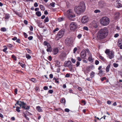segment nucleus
Segmentation results:
<instances>
[{"label":"nucleus","mask_w":122,"mask_h":122,"mask_svg":"<svg viewBox=\"0 0 122 122\" xmlns=\"http://www.w3.org/2000/svg\"><path fill=\"white\" fill-rule=\"evenodd\" d=\"M110 19L106 17H104L102 18L100 20V22L102 25H107L110 22Z\"/></svg>","instance_id":"20e7f679"},{"label":"nucleus","mask_w":122,"mask_h":122,"mask_svg":"<svg viewBox=\"0 0 122 122\" xmlns=\"http://www.w3.org/2000/svg\"><path fill=\"white\" fill-rule=\"evenodd\" d=\"M64 33L65 31L64 29L61 30L56 35L55 39L56 41L59 40L63 36Z\"/></svg>","instance_id":"423d86ee"},{"label":"nucleus","mask_w":122,"mask_h":122,"mask_svg":"<svg viewBox=\"0 0 122 122\" xmlns=\"http://www.w3.org/2000/svg\"><path fill=\"white\" fill-rule=\"evenodd\" d=\"M80 64V62L78 61H77L76 62V67H78V66Z\"/></svg>","instance_id":"a18cd8bd"},{"label":"nucleus","mask_w":122,"mask_h":122,"mask_svg":"<svg viewBox=\"0 0 122 122\" xmlns=\"http://www.w3.org/2000/svg\"><path fill=\"white\" fill-rule=\"evenodd\" d=\"M65 15L70 20L72 21L74 20L75 15L72 12L71 10L69 9L66 12Z\"/></svg>","instance_id":"7ed1b4c3"},{"label":"nucleus","mask_w":122,"mask_h":122,"mask_svg":"<svg viewBox=\"0 0 122 122\" xmlns=\"http://www.w3.org/2000/svg\"><path fill=\"white\" fill-rule=\"evenodd\" d=\"M53 91L52 90H49L48 93L50 94H52L53 92Z\"/></svg>","instance_id":"5fc2aeb1"},{"label":"nucleus","mask_w":122,"mask_h":122,"mask_svg":"<svg viewBox=\"0 0 122 122\" xmlns=\"http://www.w3.org/2000/svg\"><path fill=\"white\" fill-rule=\"evenodd\" d=\"M105 53L108 56L110 59H112L114 57V53L113 51H110V50L107 49L105 51Z\"/></svg>","instance_id":"0eeeda50"},{"label":"nucleus","mask_w":122,"mask_h":122,"mask_svg":"<svg viewBox=\"0 0 122 122\" xmlns=\"http://www.w3.org/2000/svg\"><path fill=\"white\" fill-rule=\"evenodd\" d=\"M37 110L39 112H41L42 109L40 106H37L36 107Z\"/></svg>","instance_id":"a878e982"},{"label":"nucleus","mask_w":122,"mask_h":122,"mask_svg":"<svg viewBox=\"0 0 122 122\" xmlns=\"http://www.w3.org/2000/svg\"><path fill=\"white\" fill-rule=\"evenodd\" d=\"M26 50L29 53H31L32 52L28 48L26 49Z\"/></svg>","instance_id":"a19ab883"},{"label":"nucleus","mask_w":122,"mask_h":122,"mask_svg":"<svg viewBox=\"0 0 122 122\" xmlns=\"http://www.w3.org/2000/svg\"><path fill=\"white\" fill-rule=\"evenodd\" d=\"M82 36V35L81 34H79L77 36L78 38L80 39Z\"/></svg>","instance_id":"680f3d73"},{"label":"nucleus","mask_w":122,"mask_h":122,"mask_svg":"<svg viewBox=\"0 0 122 122\" xmlns=\"http://www.w3.org/2000/svg\"><path fill=\"white\" fill-rule=\"evenodd\" d=\"M55 3L53 2L50 4V5L53 7H54L55 6Z\"/></svg>","instance_id":"58836bf2"},{"label":"nucleus","mask_w":122,"mask_h":122,"mask_svg":"<svg viewBox=\"0 0 122 122\" xmlns=\"http://www.w3.org/2000/svg\"><path fill=\"white\" fill-rule=\"evenodd\" d=\"M89 19L86 15L83 16L81 19V22L82 23H86L88 20Z\"/></svg>","instance_id":"f8f14e48"},{"label":"nucleus","mask_w":122,"mask_h":122,"mask_svg":"<svg viewBox=\"0 0 122 122\" xmlns=\"http://www.w3.org/2000/svg\"><path fill=\"white\" fill-rule=\"evenodd\" d=\"M10 17L9 14H6L5 15V18L6 19H9Z\"/></svg>","instance_id":"c756f323"},{"label":"nucleus","mask_w":122,"mask_h":122,"mask_svg":"<svg viewBox=\"0 0 122 122\" xmlns=\"http://www.w3.org/2000/svg\"><path fill=\"white\" fill-rule=\"evenodd\" d=\"M76 59L79 61H81V59L79 57H77L76 58Z\"/></svg>","instance_id":"3c124183"},{"label":"nucleus","mask_w":122,"mask_h":122,"mask_svg":"<svg viewBox=\"0 0 122 122\" xmlns=\"http://www.w3.org/2000/svg\"><path fill=\"white\" fill-rule=\"evenodd\" d=\"M28 38L29 40H31L32 39L33 37L32 36H30L28 37Z\"/></svg>","instance_id":"13d9d810"},{"label":"nucleus","mask_w":122,"mask_h":122,"mask_svg":"<svg viewBox=\"0 0 122 122\" xmlns=\"http://www.w3.org/2000/svg\"><path fill=\"white\" fill-rule=\"evenodd\" d=\"M78 27V25L76 22H72L70 24V28L71 30H75L77 29Z\"/></svg>","instance_id":"6e6552de"},{"label":"nucleus","mask_w":122,"mask_h":122,"mask_svg":"<svg viewBox=\"0 0 122 122\" xmlns=\"http://www.w3.org/2000/svg\"><path fill=\"white\" fill-rule=\"evenodd\" d=\"M115 5L116 7L119 8L122 7V5L120 3L117 2V1H116Z\"/></svg>","instance_id":"f3484780"},{"label":"nucleus","mask_w":122,"mask_h":122,"mask_svg":"<svg viewBox=\"0 0 122 122\" xmlns=\"http://www.w3.org/2000/svg\"><path fill=\"white\" fill-rule=\"evenodd\" d=\"M77 48L76 47L73 50V53H75L76 52V51H77Z\"/></svg>","instance_id":"6e6d98bb"},{"label":"nucleus","mask_w":122,"mask_h":122,"mask_svg":"<svg viewBox=\"0 0 122 122\" xmlns=\"http://www.w3.org/2000/svg\"><path fill=\"white\" fill-rule=\"evenodd\" d=\"M21 107H16V111L18 112H20V108Z\"/></svg>","instance_id":"473e14b6"},{"label":"nucleus","mask_w":122,"mask_h":122,"mask_svg":"<svg viewBox=\"0 0 122 122\" xmlns=\"http://www.w3.org/2000/svg\"><path fill=\"white\" fill-rule=\"evenodd\" d=\"M7 46L9 47H12L13 45L11 44L8 43L6 44Z\"/></svg>","instance_id":"e433bc0d"},{"label":"nucleus","mask_w":122,"mask_h":122,"mask_svg":"<svg viewBox=\"0 0 122 122\" xmlns=\"http://www.w3.org/2000/svg\"><path fill=\"white\" fill-rule=\"evenodd\" d=\"M95 63L96 65H97L99 64V61L97 60H96L95 61Z\"/></svg>","instance_id":"864d4df0"},{"label":"nucleus","mask_w":122,"mask_h":122,"mask_svg":"<svg viewBox=\"0 0 122 122\" xmlns=\"http://www.w3.org/2000/svg\"><path fill=\"white\" fill-rule=\"evenodd\" d=\"M1 31L5 32L6 31V28L5 27H2L0 29Z\"/></svg>","instance_id":"72a5a7b5"},{"label":"nucleus","mask_w":122,"mask_h":122,"mask_svg":"<svg viewBox=\"0 0 122 122\" xmlns=\"http://www.w3.org/2000/svg\"><path fill=\"white\" fill-rule=\"evenodd\" d=\"M99 58L100 59L104 62H105L106 61L104 58L101 56H99Z\"/></svg>","instance_id":"b1692460"},{"label":"nucleus","mask_w":122,"mask_h":122,"mask_svg":"<svg viewBox=\"0 0 122 122\" xmlns=\"http://www.w3.org/2000/svg\"><path fill=\"white\" fill-rule=\"evenodd\" d=\"M26 57V58H27L28 59H30L31 57V56H30V55L27 54H25Z\"/></svg>","instance_id":"c85d7f7f"},{"label":"nucleus","mask_w":122,"mask_h":122,"mask_svg":"<svg viewBox=\"0 0 122 122\" xmlns=\"http://www.w3.org/2000/svg\"><path fill=\"white\" fill-rule=\"evenodd\" d=\"M70 77V73H67L65 75V77Z\"/></svg>","instance_id":"8fccbe9b"},{"label":"nucleus","mask_w":122,"mask_h":122,"mask_svg":"<svg viewBox=\"0 0 122 122\" xmlns=\"http://www.w3.org/2000/svg\"><path fill=\"white\" fill-rule=\"evenodd\" d=\"M83 28L84 30L86 31H88V28L87 26H84L83 27Z\"/></svg>","instance_id":"de8ad7c7"},{"label":"nucleus","mask_w":122,"mask_h":122,"mask_svg":"<svg viewBox=\"0 0 122 122\" xmlns=\"http://www.w3.org/2000/svg\"><path fill=\"white\" fill-rule=\"evenodd\" d=\"M39 39L40 40H42L43 39V37L41 35L39 37Z\"/></svg>","instance_id":"09e8293b"},{"label":"nucleus","mask_w":122,"mask_h":122,"mask_svg":"<svg viewBox=\"0 0 122 122\" xmlns=\"http://www.w3.org/2000/svg\"><path fill=\"white\" fill-rule=\"evenodd\" d=\"M114 66L115 67H117L118 66V64L117 63H114L113 64Z\"/></svg>","instance_id":"37998d69"},{"label":"nucleus","mask_w":122,"mask_h":122,"mask_svg":"<svg viewBox=\"0 0 122 122\" xmlns=\"http://www.w3.org/2000/svg\"><path fill=\"white\" fill-rule=\"evenodd\" d=\"M43 45L47 46V48L46 50L47 52H51V51L52 50L51 45L47 41H45L43 42Z\"/></svg>","instance_id":"9b49d317"},{"label":"nucleus","mask_w":122,"mask_h":122,"mask_svg":"<svg viewBox=\"0 0 122 122\" xmlns=\"http://www.w3.org/2000/svg\"><path fill=\"white\" fill-rule=\"evenodd\" d=\"M30 80L33 82H34L36 80L34 78H32L30 79Z\"/></svg>","instance_id":"bf43d9fd"},{"label":"nucleus","mask_w":122,"mask_h":122,"mask_svg":"<svg viewBox=\"0 0 122 122\" xmlns=\"http://www.w3.org/2000/svg\"><path fill=\"white\" fill-rule=\"evenodd\" d=\"M64 20V18H58V21L59 22H61L63 21Z\"/></svg>","instance_id":"4c0bfd02"},{"label":"nucleus","mask_w":122,"mask_h":122,"mask_svg":"<svg viewBox=\"0 0 122 122\" xmlns=\"http://www.w3.org/2000/svg\"><path fill=\"white\" fill-rule=\"evenodd\" d=\"M18 91L17 89V88L15 89L14 90V92H15V95H16L17 94V92Z\"/></svg>","instance_id":"79ce46f5"},{"label":"nucleus","mask_w":122,"mask_h":122,"mask_svg":"<svg viewBox=\"0 0 122 122\" xmlns=\"http://www.w3.org/2000/svg\"><path fill=\"white\" fill-rule=\"evenodd\" d=\"M95 73L93 71H92V72L90 73V77L91 78H92L94 77L95 76Z\"/></svg>","instance_id":"4be33fe9"},{"label":"nucleus","mask_w":122,"mask_h":122,"mask_svg":"<svg viewBox=\"0 0 122 122\" xmlns=\"http://www.w3.org/2000/svg\"><path fill=\"white\" fill-rule=\"evenodd\" d=\"M81 56L82 58H84L86 56V52L82 51L81 53Z\"/></svg>","instance_id":"dca6fc26"},{"label":"nucleus","mask_w":122,"mask_h":122,"mask_svg":"<svg viewBox=\"0 0 122 122\" xmlns=\"http://www.w3.org/2000/svg\"><path fill=\"white\" fill-rule=\"evenodd\" d=\"M17 104L19 105L20 107L21 108L25 110H29L30 109V106H27L26 107V104L24 102L21 101H17L16 103L15 104V106H16V105Z\"/></svg>","instance_id":"39448f33"},{"label":"nucleus","mask_w":122,"mask_h":122,"mask_svg":"<svg viewBox=\"0 0 122 122\" xmlns=\"http://www.w3.org/2000/svg\"><path fill=\"white\" fill-rule=\"evenodd\" d=\"M59 52V51L58 48L55 47L53 48L52 52L54 55H55L57 54Z\"/></svg>","instance_id":"ddd939ff"},{"label":"nucleus","mask_w":122,"mask_h":122,"mask_svg":"<svg viewBox=\"0 0 122 122\" xmlns=\"http://www.w3.org/2000/svg\"><path fill=\"white\" fill-rule=\"evenodd\" d=\"M70 111V110L69 109L66 108L65 109V111L66 112H69Z\"/></svg>","instance_id":"69168bd1"},{"label":"nucleus","mask_w":122,"mask_h":122,"mask_svg":"<svg viewBox=\"0 0 122 122\" xmlns=\"http://www.w3.org/2000/svg\"><path fill=\"white\" fill-rule=\"evenodd\" d=\"M81 102L82 104H83V105L82 104V105H85L86 103V102L84 100H81Z\"/></svg>","instance_id":"ea45409f"},{"label":"nucleus","mask_w":122,"mask_h":122,"mask_svg":"<svg viewBox=\"0 0 122 122\" xmlns=\"http://www.w3.org/2000/svg\"><path fill=\"white\" fill-rule=\"evenodd\" d=\"M40 7L41 10L44 11L45 10V7L43 5H40Z\"/></svg>","instance_id":"bb28decb"},{"label":"nucleus","mask_w":122,"mask_h":122,"mask_svg":"<svg viewBox=\"0 0 122 122\" xmlns=\"http://www.w3.org/2000/svg\"><path fill=\"white\" fill-rule=\"evenodd\" d=\"M15 13L17 15H18V16L20 17H21L22 16L21 15V14L17 12H15Z\"/></svg>","instance_id":"f704fd0d"},{"label":"nucleus","mask_w":122,"mask_h":122,"mask_svg":"<svg viewBox=\"0 0 122 122\" xmlns=\"http://www.w3.org/2000/svg\"><path fill=\"white\" fill-rule=\"evenodd\" d=\"M60 102L61 103H62L64 105L66 103V100L64 98H62L61 99Z\"/></svg>","instance_id":"6ab92c4d"},{"label":"nucleus","mask_w":122,"mask_h":122,"mask_svg":"<svg viewBox=\"0 0 122 122\" xmlns=\"http://www.w3.org/2000/svg\"><path fill=\"white\" fill-rule=\"evenodd\" d=\"M88 60L90 61H91L92 60V56H90L88 58Z\"/></svg>","instance_id":"603ef678"},{"label":"nucleus","mask_w":122,"mask_h":122,"mask_svg":"<svg viewBox=\"0 0 122 122\" xmlns=\"http://www.w3.org/2000/svg\"><path fill=\"white\" fill-rule=\"evenodd\" d=\"M53 80L55 81V82L56 83H57L58 84L59 83V79L58 78H56L55 77H54L53 79Z\"/></svg>","instance_id":"412c9836"},{"label":"nucleus","mask_w":122,"mask_h":122,"mask_svg":"<svg viewBox=\"0 0 122 122\" xmlns=\"http://www.w3.org/2000/svg\"><path fill=\"white\" fill-rule=\"evenodd\" d=\"M12 58L15 61H16L17 60V58L14 55H12L11 56Z\"/></svg>","instance_id":"c9c22d12"},{"label":"nucleus","mask_w":122,"mask_h":122,"mask_svg":"<svg viewBox=\"0 0 122 122\" xmlns=\"http://www.w3.org/2000/svg\"><path fill=\"white\" fill-rule=\"evenodd\" d=\"M100 12V11L98 9H96L94 10V12L95 13H97L98 12Z\"/></svg>","instance_id":"c03bdc74"},{"label":"nucleus","mask_w":122,"mask_h":122,"mask_svg":"<svg viewBox=\"0 0 122 122\" xmlns=\"http://www.w3.org/2000/svg\"><path fill=\"white\" fill-rule=\"evenodd\" d=\"M20 40L19 39H18L16 40V42L18 43H20Z\"/></svg>","instance_id":"338daca9"},{"label":"nucleus","mask_w":122,"mask_h":122,"mask_svg":"<svg viewBox=\"0 0 122 122\" xmlns=\"http://www.w3.org/2000/svg\"><path fill=\"white\" fill-rule=\"evenodd\" d=\"M68 67H69V70L70 71H72L73 70V66L72 65H71V64Z\"/></svg>","instance_id":"5701e85b"},{"label":"nucleus","mask_w":122,"mask_h":122,"mask_svg":"<svg viewBox=\"0 0 122 122\" xmlns=\"http://www.w3.org/2000/svg\"><path fill=\"white\" fill-rule=\"evenodd\" d=\"M71 61L73 63H74L76 61V60L73 58H72L71 59Z\"/></svg>","instance_id":"4d7b16f0"},{"label":"nucleus","mask_w":122,"mask_h":122,"mask_svg":"<svg viewBox=\"0 0 122 122\" xmlns=\"http://www.w3.org/2000/svg\"><path fill=\"white\" fill-rule=\"evenodd\" d=\"M56 64L57 66L58 67H59L60 66V62L58 60H56Z\"/></svg>","instance_id":"2f4dec72"},{"label":"nucleus","mask_w":122,"mask_h":122,"mask_svg":"<svg viewBox=\"0 0 122 122\" xmlns=\"http://www.w3.org/2000/svg\"><path fill=\"white\" fill-rule=\"evenodd\" d=\"M49 21V19L48 16H47L45 18V19L44 20V23H45L46 22H48Z\"/></svg>","instance_id":"7c9ffc66"},{"label":"nucleus","mask_w":122,"mask_h":122,"mask_svg":"<svg viewBox=\"0 0 122 122\" xmlns=\"http://www.w3.org/2000/svg\"><path fill=\"white\" fill-rule=\"evenodd\" d=\"M36 15L38 17H40L41 15V13L40 11L36 12Z\"/></svg>","instance_id":"393cba45"},{"label":"nucleus","mask_w":122,"mask_h":122,"mask_svg":"<svg viewBox=\"0 0 122 122\" xmlns=\"http://www.w3.org/2000/svg\"><path fill=\"white\" fill-rule=\"evenodd\" d=\"M23 35L24 36L25 38H27V35L25 32L23 33Z\"/></svg>","instance_id":"e2e57ef3"},{"label":"nucleus","mask_w":122,"mask_h":122,"mask_svg":"<svg viewBox=\"0 0 122 122\" xmlns=\"http://www.w3.org/2000/svg\"><path fill=\"white\" fill-rule=\"evenodd\" d=\"M65 43L66 44L71 46L72 45L73 41L72 38H66L65 41Z\"/></svg>","instance_id":"9d476101"},{"label":"nucleus","mask_w":122,"mask_h":122,"mask_svg":"<svg viewBox=\"0 0 122 122\" xmlns=\"http://www.w3.org/2000/svg\"><path fill=\"white\" fill-rule=\"evenodd\" d=\"M111 65L110 64H109L108 66H107L106 67V72H109V71L110 68V67Z\"/></svg>","instance_id":"aec40b11"},{"label":"nucleus","mask_w":122,"mask_h":122,"mask_svg":"<svg viewBox=\"0 0 122 122\" xmlns=\"http://www.w3.org/2000/svg\"><path fill=\"white\" fill-rule=\"evenodd\" d=\"M85 9V3L83 1H82L80 3L79 5L78 6L75 7L74 10L78 14L84 12Z\"/></svg>","instance_id":"f03ea898"},{"label":"nucleus","mask_w":122,"mask_h":122,"mask_svg":"<svg viewBox=\"0 0 122 122\" xmlns=\"http://www.w3.org/2000/svg\"><path fill=\"white\" fill-rule=\"evenodd\" d=\"M118 45H120L122 44V40L121 39H119L118 41Z\"/></svg>","instance_id":"cd10ccee"},{"label":"nucleus","mask_w":122,"mask_h":122,"mask_svg":"<svg viewBox=\"0 0 122 122\" xmlns=\"http://www.w3.org/2000/svg\"><path fill=\"white\" fill-rule=\"evenodd\" d=\"M108 33V28L104 27L101 28L98 31L97 34V38L99 40H101L105 38Z\"/></svg>","instance_id":"f257e3e1"},{"label":"nucleus","mask_w":122,"mask_h":122,"mask_svg":"<svg viewBox=\"0 0 122 122\" xmlns=\"http://www.w3.org/2000/svg\"><path fill=\"white\" fill-rule=\"evenodd\" d=\"M120 14L119 12H117L115 13V18L116 19H117L119 18L120 16Z\"/></svg>","instance_id":"a211bd4d"},{"label":"nucleus","mask_w":122,"mask_h":122,"mask_svg":"<svg viewBox=\"0 0 122 122\" xmlns=\"http://www.w3.org/2000/svg\"><path fill=\"white\" fill-rule=\"evenodd\" d=\"M102 68V66H100L98 68V69L99 71V73L98 74V75L99 76H100V75H102V74H103V71L102 70V69H101Z\"/></svg>","instance_id":"4468645a"},{"label":"nucleus","mask_w":122,"mask_h":122,"mask_svg":"<svg viewBox=\"0 0 122 122\" xmlns=\"http://www.w3.org/2000/svg\"><path fill=\"white\" fill-rule=\"evenodd\" d=\"M59 30V29L58 28H56L55 29L53 30V33H54L56 31H58Z\"/></svg>","instance_id":"49530a36"},{"label":"nucleus","mask_w":122,"mask_h":122,"mask_svg":"<svg viewBox=\"0 0 122 122\" xmlns=\"http://www.w3.org/2000/svg\"><path fill=\"white\" fill-rule=\"evenodd\" d=\"M59 57L61 61H63L66 57V53L63 51H61L59 55Z\"/></svg>","instance_id":"1a4fd4ad"},{"label":"nucleus","mask_w":122,"mask_h":122,"mask_svg":"<svg viewBox=\"0 0 122 122\" xmlns=\"http://www.w3.org/2000/svg\"><path fill=\"white\" fill-rule=\"evenodd\" d=\"M24 117L26 118V119L27 120L29 121V117H28L27 116L26 114H25Z\"/></svg>","instance_id":"0e129e2a"},{"label":"nucleus","mask_w":122,"mask_h":122,"mask_svg":"<svg viewBox=\"0 0 122 122\" xmlns=\"http://www.w3.org/2000/svg\"><path fill=\"white\" fill-rule=\"evenodd\" d=\"M71 64V63L70 61H66L65 62L64 66L65 67H67Z\"/></svg>","instance_id":"2eb2a0df"},{"label":"nucleus","mask_w":122,"mask_h":122,"mask_svg":"<svg viewBox=\"0 0 122 122\" xmlns=\"http://www.w3.org/2000/svg\"><path fill=\"white\" fill-rule=\"evenodd\" d=\"M107 78L106 77H104L102 78L101 79V80L102 81H103L104 80H106Z\"/></svg>","instance_id":"052dcab7"},{"label":"nucleus","mask_w":122,"mask_h":122,"mask_svg":"<svg viewBox=\"0 0 122 122\" xmlns=\"http://www.w3.org/2000/svg\"><path fill=\"white\" fill-rule=\"evenodd\" d=\"M34 6L35 7H37L38 6V4L37 2H35L34 4Z\"/></svg>","instance_id":"774afa93"}]
</instances>
